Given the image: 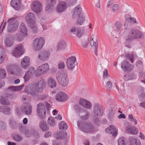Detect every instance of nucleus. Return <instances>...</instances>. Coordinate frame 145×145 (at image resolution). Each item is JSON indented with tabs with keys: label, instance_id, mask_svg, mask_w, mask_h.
Returning a JSON list of instances; mask_svg holds the SVG:
<instances>
[{
	"label": "nucleus",
	"instance_id": "f257e3e1",
	"mask_svg": "<svg viewBox=\"0 0 145 145\" xmlns=\"http://www.w3.org/2000/svg\"><path fill=\"white\" fill-rule=\"evenodd\" d=\"M46 86V82L44 80H41L36 83L26 86L24 91L33 96H35L37 95V93L42 92Z\"/></svg>",
	"mask_w": 145,
	"mask_h": 145
},
{
	"label": "nucleus",
	"instance_id": "f03ea898",
	"mask_svg": "<svg viewBox=\"0 0 145 145\" xmlns=\"http://www.w3.org/2000/svg\"><path fill=\"white\" fill-rule=\"evenodd\" d=\"M133 54L126 55L125 60L121 63V68L124 71L130 72L133 70L134 66L129 63V62L131 61L133 63Z\"/></svg>",
	"mask_w": 145,
	"mask_h": 145
},
{
	"label": "nucleus",
	"instance_id": "7ed1b4c3",
	"mask_svg": "<svg viewBox=\"0 0 145 145\" xmlns=\"http://www.w3.org/2000/svg\"><path fill=\"white\" fill-rule=\"evenodd\" d=\"M77 125L79 129L84 132L92 133L94 131L93 126L92 123L89 122L79 121H77Z\"/></svg>",
	"mask_w": 145,
	"mask_h": 145
},
{
	"label": "nucleus",
	"instance_id": "20e7f679",
	"mask_svg": "<svg viewBox=\"0 0 145 145\" xmlns=\"http://www.w3.org/2000/svg\"><path fill=\"white\" fill-rule=\"evenodd\" d=\"M56 79L63 87H66L69 83V80L66 71L57 72L56 75Z\"/></svg>",
	"mask_w": 145,
	"mask_h": 145
},
{
	"label": "nucleus",
	"instance_id": "39448f33",
	"mask_svg": "<svg viewBox=\"0 0 145 145\" xmlns=\"http://www.w3.org/2000/svg\"><path fill=\"white\" fill-rule=\"evenodd\" d=\"M143 37V34L139 30L131 29L129 31L128 35L126 36L125 38L127 42H130L135 39L140 38Z\"/></svg>",
	"mask_w": 145,
	"mask_h": 145
},
{
	"label": "nucleus",
	"instance_id": "423d86ee",
	"mask_svg": "<svg viewBox=\"0 0 145 145\" xmlns=\"http://www.w3.org/2000/svg\"><path fill=\"white\" fill-rule=\"evenodd\" d=\"M35 16L33 13L30 12L25 17V20L28 24L30 28L31 29L33 32L35 33L37 31V29L35 23L34 19Z\"/></svg>",
	"mask_w": 145,
	"mask_h": 145
},
{
	"label": "nucleus",
	"instance_id": "0eeeda50",
	"mask_svg": "<svg viewBox=\"0 0 145 145\" xmlns=\"http://www.w3.org/2000/svg\"><path fill=\"white\" fill-rule=\"evenodd\" d=\"M8 25L7 27L8 32L13 33L18 28L19 25L18 22L14 18L9 19L8 20Z\"/></svg>",
	"mask_w": 145,
	"mask_h": 145
},
{
	"label": "nucleus",
	"instance_id": "6e6552de",
	"mask_svg": "<svg viewBox=\"0 0 145 145\" xmlns=\"http://www.w3.org/2000/svg\"><path fill=\"white\" fill-rule=\"evenodd\" d=\"M44 44V40L42 37L37 38L33 41V47L35 51L40 50L43 47Z\"/></svg>",
	"mask_w": 145,
	"mask_h": 145
},
{
	"label": "nucleus",
	"instance_id": "1a4fd4ad",
	"mask_svg": "<svg viewBox=\"0 0 145 145\" xmlns=\"http://www.w3.org/2000/svg\"><path fill=\"white\" fill-rule=\"evenodd\" d=\"M49 70V65L48 63H45L41 65L38 67L35 72V75L37 76H39L46 73Z\"/></svg>",
	"mask_w": 145,
	"mask_h": 145
},
{
	"label": "nucleus",
	"instance_id": "9d476101",
	"mask_svg": "<svg viewBox=\"0 0 145 145\" xmlns=\"http://www.w3.org/2000/svg\"><path fill=\"white\" fill-rule=\"evenodd\" d=\"M37 109L38 117L42 119H44L46 115V110L44 104L42 103H39L37 105Z\"/></svg>",
	"mask_w": 145,
	"mask_h": 145
},
{
	"label": "nucleus",
	"instance_id": "9b49d317",
	"mask_svg": "<svg viewBox=\"0 0 145 145\" xmlns=\"http://www.w3.org/2000/svg\"><path fill=\"white\" fill-rule=\"evenodd\" d=\"M24 48L23 45L21 44H18L13 50L12 54L16 57H18L21 56L24 53Z\"/></svg>",
	"mask_w": 145,
	"mask_h": 145
},
{
	"label": "nucleus",
	"instance_id": "f8f14e48",
	"mask_svg": "<svg viewBox=\"0 0 145 145\" xmlns=\"http://www.w3.org/2000/svg\"><path fill=\"white\" fill-rule=\"evenodd\" d=\"M77 64L76 58L75 56H72L67 59V65L69 69H73Z\"/></svg>",
	"mask_w": 145,
	"mask_h": 145
},
{
	"label": "nucleus",
	"instance_id": "ddd939ff",
	"mask_svg": "<svg viewBox=\"0 0 145 145\" xmlns=\"http://www.w3.org/2000/svg\"><path fill=\"white\" fill-rule=\"evenodd\" d=\"M93 110V112L96 115L98 116H101L103 113V109L98 103H95L94 104Z\"/></svg>",
	"mask_w": 145,
	"mask_h": 145
},
{
	"label": "nucleus",
	"instance_id": "4468645a",
	"mask_svg": "<svg viewBox=\"0 0 145 145\" xmlns=\"http://www.w3.org/2000/svg\"><path fill=\"white\" fill-rule=\"evenodd\" d=\"M50 55V53L49 51H41L38 54V58L40 60L46 61L48 59Z\"/></svg>",
	"mask_w": 145,
	"mask_h": 145
},
{
	"label": "nucleus",
	"instance_id": "2eb2a0df",
	"mask_svg": "<svg viewBox=\"0 0 145 145\" xmlns=\"http://www.w3.org/2000/svg\"><path fill=\"white\" fill-rule=\"evenodd\" d=\"M22 67L25 69H27L30 64V58L28 56H25L21 62Z\"/></svg>",
	"mask_w": 145,
	"mask_h": 145
},
{
	"label": "nucleus",
	"instance_id": "dca6fc26",
	"mask_svg": "<svg viewBox=\"0 0 145 145\" xmlns=\"http://www.w3.org/2000/svg\"><path fill=\"white\" fill-rule=\"evenodd\" d=\"M67 7L65 1H59L56 8V11L59 13H62L65 10Z\"/></svg>",
	"mask_w": 145,
	"mask_h": 145
},
{
	"label": "nucleus",
	"instance_id": "f3484780",
	"mask_svg": "<svg viewBox=\"0 0 145 145\" xmlns=\"http://www.w3.org/2000/svg\"><path fill=\"white\" fill-rule=\"evenodd\" d=\"M41 4L38 1L34 2L32 6V9L34 12L38 13L41 11L42 7Z\"/></svg>",
	"mask_w": 145,
	"mask_h": 145
},
{
	"label": "nucleus",
	"instance_id": "a211bd4d",
	"mask_svg": "<svg viewBox=\"0 0 145 145\" xmlns=\"http://www.w3.org/2000/svg\"><path fill=\"white\" fill-rule=\"evenodd\" d=\"M56 3V0H47V5L45 8L46 11L49 13H51L53 8V6L55 5Z\"/></svg>",
	"mask_w": 145,
	"mask_h": 145
},
{
	"label": "nucleus",
	"instance_id": "6ab92c4d",
	"mask_svg": "<svg viewBox=\"0 0 145 145\" xmlns=\"http://www.w3.org/2000/svg\"><path fill=\"white\" fill-rule=\"evenodd\" d=\"M70 31L71 32L73 33L76 37H81L84 33V31H83L77 27H72Z\"/></svg>",
	"mask_w": 145,
	"mask_h": 145
},
{
	"label": "nucleus",
	"instance_id": "aec40b11",
	"mask_svg": "<svg viewBox=\"0 0 145 145\" xmlns=\"http://www.w3.org/2000/svg\"><path fill=\"white\" fill-rule=\"evenodd\" d=\"M67 96L63 92L61 91L56 94V99L58 101L64 102L67 99Z\"/></svg>",
	"mask_w": 145,
	"mask_h": 145
},
{
	"label": "nucleus",
	"instance_id": "412c9836",
	"mask_svg": "<svg viewBox=\"0 0 145 145\" xmlns=\"http://www.w3.org/2000/svg\"><path fill=\"white\" fill-rule=\"evenodd\" d=\"M82 9L80 5H77L72 10V15L73 18L79 16L81 13Z\"/></svg>",
	"mask_w": 145,
	"mask_h": 145
},
{
	"label": "nucleus",
	"instance_id": "4be33fe9",
	"mask_svg": "<svg viewBox=\"0 0 145 145\" xmlns=\"http://www.w3.org/2000/svg\"><path fill=\"white\" fill-rule=\"evenodd\" d=\"M79 104L82 106L88 109L91 108L92 105L91 102L84 99H80L79 101Z\"/></svg>",
	"mask_w": 145,
	"mask_h": 145
},
{
	"label": "nucleus",
	"instance_id": "5701e85b",
	"mask_svg": "<svg viewBox=\"0 0 145 145\" xmlns=\"http://www.w3.org/2000/svg\"><path fill=\"white\" fill-rule=\"evenodd\" d=\"M22 112L26 115H28L32 113V106L29 104H26L22 108Z\"/></svg>",
	"mask_w": 145,
	"mask_h": 145
},
{
	"label": "nucleus",
	"instance_id": "b1692460",
	"mask_svg": "<svg viewBox=\"0 0 145 145\" xmlns=\"http://www.w3.org/2000/svg\"><path fill=\"white\" fill-rule=\"evenodd\" d=\"M105 131L108 133L112 134L113 136H116L117 134V130L116 127L111 125L105 130Z\"/></svg>",
	"mask_w": 145,
	"mask_h": 145
},
{
	"label": "nucleus",
	"instance_id": "393cba45",
	"mask_svg": "<svg viewBox=\"0 0 145 145\" xmlns=\"http://www.w3.org/2000/svg\"><path fill=\"white\" fill-rule=\"evenodd\" d=\"M66 46L67 44L65 41L61 40L57 43V48L58 50H63L66 48Z\"/></svg>",
	"mask_w": 145,
	"mask_h": 145
},
{
	"label": "nucleus",
	"instance_id": "a878e982",
	"mask_svg": "<svg viewBox=\"0 0 145 145\" xmlns=\"http://www.w3.org/2000/svg\"><path fill=\"white\" fill-rule=\"evenodd\" d=\"M126 131L132 134H137L138 131L137 129L135 126H132L127 127Z\"/></svg>",
	"mask_w": 145,
	"mask_h": 145
},
{
	"label": "nucleus",
	"instance_id": "bb28decb",
	"mask_svg": "<svg viewBox=\"0 0 145 145\" xmlns=\"http://www.w3.org/2000/svg\"><path fill=\"white\" fill-rule=\"evenodd\" d=\"M39 126L40 128L43 131H47L49 129V127L48 126L46 122L43 120L40 122Z\"/></svg>",
	"mask_w": 145,
	"mask_h": 145
},
{
	"label": "nucleus",
	"instance_id": "cd10ccee",
	"mask_svg": "<svg viewBox=\"0 0 145 145\" xmlns=\"http://www.w3.org/2000/svg\"><path fill=\"white\" fill-rule=\"evenodd\" d=\"M10 108L8 106H0V111L5 114H10Z\"/></svg>",
	"mask_w": 145,
	"mask_h": 145
},
{
	"label": "nucleus",
	"instance_id": "c85d7f7f",
	"mask_svg": "<svg viewBox=\"0 0 145 145\" xmlns=\"http://www.w3.org/2000/svg\"><path fill=\"white\" fill-rule=\"evenodd\" d=\"M25 36L23 35L22 32H19L14 35L13 39L21 42L23 40L24 37Z\"/></svg>",
	"mask_w": 145,
	"mask_h": 145
},
{
	"label": "nucleus",
	"instance_id": "c756f323",
	"mask_svg": "<svg viewBox=\"0 0 145 145\" xmlns=\"http://www.w3.org/2000/svg\"><path fill=\"white\" fill-rule=\"evenodd\" d=\"M90 44L91 47L95 46L98 45V42H97V38L95 35H92L91 36V40L90 41Z\"/></svg>",
	"mask_w": 145,
	"mask_h": 145
},
{
	"label": "nucleus",
	"instance_id": "7c9ffc66",
	"mask_svg": "<svg viewBox=\"0 0 145 145\" xmlns=\"http://www.w3.org/2000/svg\"><path fill=\"white\" fill-rule=\"evenodd\" d=\"M19 129L20 131L22 134L27 135L29 132V131L27 129V127L24 126L22 124L20 125Z\"/></svg>",
	"mask_w": 145,
	"mask_h": 145
},
{
	"label": "nucleus",
	"instance_id": "2f4dec72",
	"mask_svg": "<svg viewBox=\"0 0 145 145\" xmlns=\"http://www.w3.org/2000/svg\"><path fill=\"white\" fill-rule=\"evenodd\" d=\"M21 0H12L10 2L11 6L16 9L19 8V6L20 4Z\"/></svg>",
	"mask_w": 145,
	"mask_h": 145
},
{
	"label": "nucleus",
	"instance_id": "473e14b6",
	"mask_svg": "<svg viewBox=\"0 0 145 145\" xmlns=\"http://www.w3.org/2000/svg\"><path fill=\"white\" fill-rule=\"evenodd\" d=\"M47 83L48 86L52 88L55 87L56 85L55 80L51 78H50L48 79Z\"/></svg>",
	"mask_w": 145,
	"mask_h": 145
},
{
	"label": "nucleus",
	"instance_id": "72a5a7b5",
	"mask_svg": "<svg viewBox=\"0 0 145 145\" xmlns=\"http://www.w3.org/2000/svg\"><path fill=\"white\" fill-rule=\"evenodd\" d=\"M20 29L21 31L20 32H21L23 34V35L27 36V30L25 24L22 23L20 26Z\"/></svg>",
	"mask_w": 145,
	"mask_h": 145
},
{
	"label": "nucleus",
	"instance_id": "f704fd0d",
	"mask_svg": "<svg viewBox=\"0 0 145 145\" xmlns=\"http://www.w3.org/2000/svg\"><path fill=\"white\" fill-rule=\"evenodd\" d=\"M74 109L76 112L79 115L80 113L83 112V111L85 109H82L80 106L77 105H74Z\"/></svg>",
	"mask_w": 145,
	"mask_h": 145
},
{
	"label": "nucleus",
	"instance_id": "c9c22d12",
	"mask_svg": "<svg viewBox=\"0 0 145 145\" xmlns=\"http://www.w3.org/2000/svg\"><path fill=\"white\" fill-rule=\"evenodd\" d=\"M130 142L131 145H141L140 142L139 140H137L133 137L130 138Z\"/></svg>",
	"mask_w": 145,
	"mask_h": 145
},
{
	"label": "nucleus",
	"instance_id": "e433bc0d",
	"mask_svg": "<svg viewBox=\"0 0 145 145\" xmlns=\"http://www.w3.org/2000/svg\"><path fill=\"white\" fill-rule=\"evenodd\" d=\"M16 69V67L13 65H9L7 66V70L8 72L10 74H14V71Z\"/></svg>",
	"mask_w": 145,
	"mask_h": 145
},
{
	"label": "nucleus",
	"instance_id": "4c0bfd02",
	"mask_svg": "<svg viewBox=\"0 0 145 145\" xmlns=\"http://www.w3.org/2000/svg\"><path fill=\"white\" fill-rule=\"evenodd\" d=\"M83 112H84L86 114L84 116H80V118L82 120H86L88 119L89 116V113L88 110L85 109L83 111Z\"/></svg>",
	"mask_w": 145,
	"mask_h": 145
},
{
	"label": "nucleus",
	"instance_id": "58836bf2",
	"mask_svg": "<svg viewBox=\"0 0 145 145\" xmlns=\"http://www.w3.org/2000/svg\"><path fill=\"white\" fill-rule=\"evenodd\" d=\"M5 44L8 46H12L13 44V41L12 38H7L5 41Z\"/></svg>",
	"mask_w": 145,
	"mask_h": 145
},
{
	"label": "nucleus",
	"instance_id": "ea45409f",
	"mask_svg": "<svg viewBox=\"0 0 145 145\" xmlns=\"http://www.w3.org/2000/svg\"><path fill=\"white\" fill-rule=\"evenodd\" d=\"M47 121L48 125L51 127H54L56 125L55 120L52 117H49Z\"/></svg>",
	"mask_w": 145,
	"mask_h": 145
},
{
	"label": "nucleus",
	"instance_id": "a19ab883",
	"mask_svg": "<svg viewBox=\"0 0 145 145\" xmlns=\"http://www.w3.org/2000/svg\"><path fill=\"white\" fill-rule=\"evenodd\" d=\"M67 137V133L65 131L59 132L57 134V137L59 139H64Z\"/></svg>",
	"mask_w": 145,
	"mask_h": 145
},
{
	"label": "nucleus",
	"instance_id": "79ce46f5",
	"mask_svg": "<svg viewBox=\"0 0 145 145\" xmlns=\"http://www.w3.org/2000/svg\"><path fill=\"white\" fill-rule=\"evenodd\" d=\"M68 128L66 123L63 121H61L59 124V129L61 130H65Z\"/></svg>",
	"mask_w": 145,
	"mask_h": 145
},
{
	"label": "nucleus",
	"instance_id": "37998d69",
	"mask_svg": "<svg viewBox=\"0 0 145 145\" xmlns=\"http://www.w3.org/2000/svg\"><path fill=\"white\" fill-rule=\"evenodd\" d=\"M127 144L126 139L124 137H121L118 140V145H126Z\"/></svg>",
	"mask_w": 145,
	"mask_h": 145
},
{
	"label": "nucleus",
	"instance_id": "c03bdc74",
	"mask_svg": "<svg viewBox=\"0 0 145 145\" xmlns=\"http://www.w3.org/2000/svg\"><path fill=\"white\" fill-rule=\"evenodd\" d=\"M13 138L15 141L18 142L21 141L22 139V137L18 134H13Z\"/></svg>",
	"mask_w": 145,
	"mask_h": 145
},
{
	"label": "nucleus",
	"instance_id": "a18cd8bd",
	"mask_svg": "<svg viewBox=\"0 0 145 145\" xmlns=\"http://www.w3.org/2000/svg\"><path fill=\"white\" fill-rule=\"evenodd\" d=\"M0 103L2 105H9L10 103L9 101L4 97H1L0 99Z\"/></svg>",
	"mask_w": 145,
	"mask_h": 145
},
{
	"label": "nucleus",
	"instance_id": "49530a36",
	"mask_svg": "<svg viewBox=\"0 0 145 145\" xmlns=\"http://www.w3.org/2000/svg\"><path fill=\"white\" fill-rule=\"evenodd\" d=\"M114 26L116 30L119 31L121 30L122 26L120 22L117 21L114 24Z\"/></svg>",
	"mask_w": 145,
	"mask_h": 145
},
{
	"label": "nucleus",
	"instance_id": "de8ad7c7",
	"mask_svg": "<svg viewBox=\"0 0 145 145\" xmlns=\"http://www.w3.org/2000/svg\"><path fill=\"white\" fill-rule=\"evenodd\" d=\"M6 75V72L4 69H0V79L5 78Z\"/></svg>",
	"mask_w": 145,
	"mask_h": 145
},
{
	"label": "nucleus",
	"instance_id": "09e8293b",
	"mask_svg": "<svg viewBox=\"0 0 145 145\" xmlns=\"http://www.w3.org/2000/svg\"><path fill=\"white\" fill-rule=\"evenodd\" d=\"M114 113L112 110H111L109 113L108 114V117L110 120L112 121L113 120L114 118Z\"/></svg>",
	"mask_w": 145,
	"mask_h": 145
},
{
	"label": "nucleus",
	"instance_id": "8fccbe9b",
	"mask_svg": "<svg viewBox=\"0 0 145 145\" xmlns=\"http://www.w3.org/2000/svg\"><path fill=\"white\" fill-rule=\"evenodd\" d=\"M79 18L77 20V23L80 25H81L84 20L85 17L82 15L79 16Z\"/></svg>",
	"mask_w": 145,
	"mask_h": 145
},
{
	"label": "nucleus",
	"instance_id": "3c124183",
	"mask_svg": "<svg viewBox=\"0 0 145 145\" xmlns=\"http://www.w3.org/2000/svg\"><path fill=\"white\" fill-rule=\"evenodd\" d=\"M6 53L2 47H0V56L2 58L5 57Z\"/></svg>",
	"mask_w": 145,
	"mask_h": 145
},
{
	"label": "nucleus",
	"instance_id": "603ef678",
	"mask_svg": "<svg viewBox=\"0 0 145 145\" xmlns=\"http://www.w3.org/2000/svg\"><path fill=\"white\" fill-rule=\"evenodd\" d=\"M89 42V38L87 39L83 40L82 42V44L84 48H86L88 46Z\"/></svg>",
	"mask_w": 145,
	"mask_h": 145
},
{
	"label": "nucleus",
	"instance_id": "864d4df0",
	"mask_svg": "<svg viewBox=\"0 0 145 145\" xmlns=\"http://www.w3.org/2000/svg\"><path fill=\"white\" fill-rule=\"evenodd\" d=\"M112 8L113 12H116L119 8V6L118 4H114L113 5Z\"/></svg>",
	"mask_w": 145,
	"mask_h": 145
},
{
	"label": "nucleus",
	"instance_id": "5fc2aeb1",
	"mask_svg": "<svg viewBox=\"0 0 145 145\" xmlns=\"http://www.w3.org/2000/svg\"><path fill=\"white\" fill-rule=\"evenodd\" d=\"M7 99H12L13 98V95L11 93H5L4 97Z\"/></svg>",
	"mask_w": 145,
	"mask_h": 145
},
{
	"label": "nucleus",
	"instance_id": "6e6d98bb",
	"mask_svg": "<svg viewBox=\"0 0 145 145\" xmlns=\"http://www.w3.org/2000/svg\"><path fill=\"white\" fill-rule=\"evenodd\" d=\"M65 65L63 62H59L58 64V68L59 69H63L64 68Z\"/></svg>",
	"mask_w": 145,
	"mask_h": 145
},
{
	"label": "nucleus",
	"instance_id": "4d7b16f0",
	"mask_svg": "<svg viewBox=\"0 0 145 145\" xmlns=\"http://www.w3.org/2000/svg\"><path fill=\"white\" fill-rule=\"evenodd\" d=\"M30 74L28 72H27L25 74L24 76V80L25 81H26L27 80L30 78Z\"/></svg>",
	"mask_w": 145,
	"mask_h": 145
},
{
	"label": "nucleus",
	"instance_id": "13d9d810",
	"mask_svg": "<svg viewBox=\"0 0 145 145\" xmlns=\"http://www.w3.org/2000/svg\"><path fill=\"white\" fill-rule=\"evenodd\" d=\"M139 99L140 100H145V93L144 92H142L140 93V95L139 97Z\"/></svg>",
	"mask_w": 145,
	"mask_h": 145
},
{
	"label": "nucleus",
	"instance_id": "bf43d9fd",
	"mask_svg": "<svg viewBox=\"0 0 145 145\" xmlns=\"http://www.w3.org/2000/svg\"><path fill=\"white\" fill-rule=\"evenodd\" d=\"M7 89L11 92H14L17 91L16 86H11L8 87Z\"/></svg>",
	"mask_w": 145,
	"mask_h": 145
},
{
	"label": "nucleus",
	"instance_id": "052dcab7",
	"mask_svg": "<svg viewBox=\"0 0 145 145\" xmlns=\"http://www.w3.org/2000/svg\"><path fill=\"white\" fill-rule=\"evenodd\" d=\"M6 24V22H5L3 24L2 23L1 25L0 28V34H1L3 32V30L5 27Z\"/></svg>",
	"mask_w": 145,
	"mask_h": 145
},
{
	"label": "nucleus",
	"instance_id": "680f3d73",
	"mask_svg": "<svg viewBox=\"0 0 145 145\" xmlns=\"http://www.w3.org/2000/svg\"><path fill=\"white\" fill-rule=\"evenodd\" d=\"M35 71V68L33 67H31L27 71V72L29 73L30 75H32L34 72Z\"/></svg>",
	"mask_w": 145,
	"mask_h": 145
},
{
	"label": "nucleus",
	"instance_id": "e2e57ef3",
	"mask_svg": "<svg viewBox=\"0 0 145 145\" xmlns=\"http://www.w3.org/2000/svg\"><path fill=\"white\" fill-rule=\"evenodd\" d=\"M93 119L94 122L96 125H98L99 123V120L98 118L95 116L93 117Z\"/></svg>",
	"mask_w": 145,
	"mask_h": 145
},
{
	"label": "nucleus",
	"instance_id": "0e129e2a",
	"mask_svg": "<svg viewBox=\"0 0 145 145\" xmlns=\"http://www.w3.org/2000/svg\"><path fill=\"white\" fill-rule=\"evenodd\" d=\"M136 65L137 67H141L142 66V61L140 60L137 61Z\"/></svg>",
	"mask_w": 145,
	"mask_h": 145
},
{
	"label": "nucleus",
	"instance_id": "69168bd1",
	"mask_svg": "<svg viewBox=\"0 0 145 145\" xmlns=\"http://www.w3.org/2000/svg\"><path fill=\"white\" fill-rule=\"evenodd\" d=\"M112 85V83L110 81H108L106 84V87L107 89H110L111 88Z\"/></svg>",
	"mask_w": 145,
	"mask_h": 145
},
{
	"label": "nucleus",
	"instance_id": "338daca9",
	"mask_svg": "<svg viewBox=\"0 0 145 145\" xmlns=\"http://www.w3.org/2000/svg\"><path fill=\"white\" fill-rule=\"evenodd\" d=\"M109 76L107 70V69H105L103 71V78H106Z\"/></svg>",
	"mask_w": 145,
	"mask_h": 145
},
{
	"label": "nucleus",
	"instance_id": "774afa93",
	"mask_svg": "<svg viewBox=\"0 0 145 145\" xmlns=\"http://www.w3.org/2000/svg\"><path fill=\"white\" fill-rule=\"evenodd\" d=\"M24 84H23L18 86H16L17 91L22 89L24 87Z\"/></svg>",
	"mask_w": 145,
	"mask_h": 145
}]
</instances>
